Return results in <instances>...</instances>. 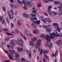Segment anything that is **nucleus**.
I'll use <instances>...</instances> for the list:
<instances>
[{
	"instance_id": "obj_1",
	"label": "nucleus",
	"mask_w": 62,
	"mask_h": 62,
	"mask_svg": "<svg viewBox=\"0 0 62 62\" xmlns=\"http://www.w3.org/2000/svg\"><path fill=\"white\" fill-rule=\"evenodd\" d=\"M50 36L49 37V35L48 34L46 35L45 36L44 34H41L40 35V37L42 39H45L46 38L47 41H51V38L53 39L54 38L53 36L55 37H58L59 36V34L56 31H55L54 32H53L52 33H50Z\"/></svg>"
},
{
	"instance_id": "obj_2",
	"label": "nucleus",
	"mask_w": 62,
	"mask_h": 62,
	"mask_svg": "<svg viewBox=\"0 0 62 62\" xmlns=\"http://www.w3.org/2000/svg\"><path fill=\"white\" fill-rule=\"evenodd\" d=\"M58 23H53V25L54 26V27L55 29H57V30L59 32H60V31L61 30L59 28V26L58 25Z\"/></svg>"
},
{
	"instance_id": "obj_3",
	"label": "nucleus",
	"mask_w": 62,
	"mask_h": 62,
	"mask_svg": "<svg viewBox=\"0 0 62 62\" xmlns=\"http://www.w3.org/2000/svg\"><path fill=\"white\" fill-rule=\"evenodd\" d=\"M41 43V40L40 39L38 40L35 46L36 48L37 49L40 46V43Z\"/></svg>"
},
{
	"instance_id": "obj_4",
	"label": "nucleus",
	"mask_w": 62,
	"mask_h": 62,
	"mask_svg": "<svg viewBox=\"0 0 62 62\" xmlns=\"http://www.w3.org/2000/svg\"><path fill=\"white\" fill-rule=\"evenodd\" d=\"M17 41H18L17 43L19 45L21 46L23 44V41L20 38H18L17 39Z\"/></svg>"
},
{
	"instance_id": "obj_5",
	"label": "nucleus",
	"mask_w": 62,
	"mask_h": 62,
	"mask_svg": "<svg viewBox=\"0 0 62 62\" xmlns=\"http://www.w3.org/2000/svg\"><path fill=\"white\" fill-rule=\"evenodd\" d=\"M8 14L9 16V19H13V16L12 15L10 16V12L9 11L8 12Z\"/></svg>"
},
{
	"instance_id": "obj_6",
	"label": "nucleus",
	"mask_w": 62,
	"mask_h": 62,
	"mask_svg": "<svg viewBox=\"0 0 62 62\" xmlns=\"http://www.w3.org/2000/svg\"><path fill=\"white\" fill-rule=\"evenodd\" d=\"M33 22L34 23H36L37 24H40V20L37 21H34Z\"/></svg>"
},
{
	"instance_id": "obj_7",
	"label": "nucleus",
	"mask_w": 62,
	"mask_h": 62,
	"mask_svg": "<svg viewBox=\"0 0 62 62\" xmlns=\"http://www.w3.org/2000/svg\"><path fill=\"white\" fill-rule=\"evenodd\" d=\"M20 34L21 36L22 37H23V38L24 40L25 41L26 40V37H25V36L23 35V34L22 33L20 32Z\"/></svg>"
},
{
	"instance_id": "obj_8",
	"label": "nucleus",
	"mask_w": 62,
	"mask_h": 62,
	"mask_svg": "<svg viewBox=\"0 0 62 62\" xmlns=\"http://www.w3.org/2000/svg\"><path fill=\"white\" fill-rule=\"evenodd\" d=\"M8 56L10 59H12L13 58V55L11 54H9L8 55Z\"/></svg>"
},
{
	"instance_id": "obj_9",
	"label": "nucleus",
	"mask_w": 62,
	"mask_h": 62,
	"mask_svg": "<svg viewBox=\"0 0 62 62\" xmlns=\"http://www.w3.org/2000/svg\"><path fill=\"white\" fill-rule=\"evenodd\" d=\"M18 25L19 26H21V25H22V22L21 20H18Z\"/></svg>"
},
{
	"instance_id": "obj_10",
	"label": "nucleus",
	"mask_w": 62,
	"mask_h": 62,
	"mask_svg": "<svg viewBox=\"0 0 62 62\" xmlns=\"http://www.w3.org/2000/svg\"><path fill=\"white\" fill-rule=\"evenodd\" d=\"M52 8V7L51 6H49L48 7V12L50 14H51V11H50V10L51 9V8Z\"/></svg>"
},
{
	"instance_id": "obj_11",
	"label": "nucleus",
	"mask_w": 62,
	"mask_h": 62,
	"mask_svg": "<svg viewBox=\"0 0 62 62\" xmlns=\"http://www.w3.org/2000/svg\"><path fill=\"white\" fill-rule=\"evenodd\" d=\"M30 51L29 50H27L26 52L29 55V58H31V53L30 52Z\"/></svg>"
},
{
	"instance_id": "obj_12",
	"label": "nucleus",
	"mask_w": 62,
	"mask_h": 62,
	"mask_svg": "<svg viewBox=\"0 0 62 62\" xmlns=\"http://www.w3.org/2000/svg\"><path fill=\"white\" fill-rule=\"evenodd\" d=\"M23 16L25 17H26V18H28L29 17V16L26 13H24L23 14Z\"/></svg>"
},
{
	"instance_id": "obj_13",
	"label": "nucleus",
	"mask_w": 62,
	"mask_h": 62,
	"mask_svg": "<svg viewBox=\"0 0 62 62\" xmlns=\"http://www.w3.org/2000/svg\"><path fill=\"white\" fill-rule=\"evenodd\" d=\"M12 41H11L10 43H11V44H12L13 45H14L15 44H16V41L15 40H13L12 41V43H11Z\"/></svg>"
},
{
	"instance_id": "obj_14",
	"label": "nucleus",
	"mask_w": 62,
	"mask_h": 62,
	"mask_svg": "<svg viewBox=\"0 0 62 62\" xmlns=\"http://www.w3.org/2000/svg\"><path fill=\"white\" fill-rule=\"evenodd\" d=\"M15 56L16 58H18L19 57V56L18 54L17 53H15Z\"/></svg>"
},
{
	"instance_id": "obj_15",
	"label": "nucleus",
	"mask_w": 62,
	"mask_h": 62,
	"mask_svg": "<svg viewBox=\"0 0 62 62\" xmlns=\"http://www.w3.org/2000/svg\"><path fill=\"white\" fill-rule=\"evenodd\" d=\"M24 33H25L27 36L28 37V36H29V34L30 32H26V31H25L24 32Z\"/></svg>"
},
{
	"instance_id": "obj_16",
	"label": "nucleus",
	"mask_w": 62,
	"mask_h": 62,
	"mask_svg": "<svg viewBox=\"0 0 62 62\" xmlns=\"http://www.w3.org/2000/svg\"><path fill=\"white\" fill-rule=\"evenodd\" d=\"M46 21L47 22H48L49 23H51L52 22V21L50 19L48 18H46Z\"/></svg>"
},
{
	"instance_id": "obj_17",
	"label": "nucleus",
	"mask_w": 62,
	"mask_h": 62,
	"mask_svg": "<svg viewBox=\"0 0 62 62\" xmlns=\"http://www.w3.org/2000/svg\"><path fill=\"white\" fill-rule=\"evenodd\" d=\"M57 43L58 45H60L62 44V43L61 42V41L58 40L57 42Z\"/></svg>"
},
{
	"instance_id": "obj_18",
	"label": "nucleus",
	"mask_w": 62,
	"mask_h": 62,
	"mask_svg": "<svg viewBox=\"0 0 62 62\" xmlns=\"http://www.w3.org/2000/svg\"><path fill=\"white\" fill-rule=\"evenodd\" d=\"M33 33L35 34L38 33H39V31L37 30H33Z\"/></svg>"
},
{
	"instance_id": "obj_19",
	"label": "nucleus",
	"mask_w": 62,
	"mask_h": 62,
	"mask_svg": "<svg viewBox=\"0 0 62 62\" xmlns=\"http://www.w3.org/2000/svg\"><path fill=\"white\" fill-rule=\"evenodd\" d=\"M17 49L18 52H20V50L21 51H22L23 50V48L22 47H21L20 49L19 47H18L17 48Z\"/></svg>"
},
{
	"instance_id": "obj_20",
	"label": "nucleus",
	"mask_w": 62,
	"mask_h": 62,
	"mask_svg": "<svg viewBox=\"0 0 62 62\" xmlns=\"http://www.w3.org/2000/svg\"><path fill=\"white\" fill-rule=\"evenodd\" d=\"M29 43L31 45V46H34L35 45V44L34 43H33L32 42L30 41L29 42Z\"/></svg>"
},
{
	"instance_id": "obj_21",
	"label": "nucleus",
	"mask_w": 62,
	"mask_h": 62,
	"mask_svg": "<svg viewBox=\"0 0 62 62\" xmlns=\"http://www.w3.org/2000/svg\"><path fill=\"white\" fill-rule=\"evenodd\" d=\"M36 40H37V38H33L31 39L32 41L33 42H35Z\"/></svg>"
},
{
	"instance_id": "obj_22",
	"label": "nucleus",
	"mask_w": 62,
	"mask_h": 62,
	"mask_svg": "<svg viewBox=\"0 0 62 62\" xmlns=\"http://www.w3.org/2000/svg\"><path fill=\"white\" fill-rule=\"evenodd\" d=\"M32 11L33 13L36 14L37 13V10L36 9H35L34 10H32Z\"/></svg>"
},
{
	"instance_id": "obj_23",
	"label": "nucleus",
	"mask_w": 62,
	"mask_h": 62,
	"mask_svg": "<svg viewBox=\"0 0 62 62\" xmlns=\"http://www.w3.org/2000/svg\"><path fill=\"white\" fill-rule=\"evenodd\" d=\"M58 50H57L56 51L55 53V56H57L58 55Z\"/></svg>"
},
{
	"instance_id": "obj_24",
	"label": "nucleus",
	"mask_w": 62,
	"mask_h": 62,
	"mask_svg": "<svg viewBox=\"0 0 62 62\" xmlns=\"http://www.w3.org/2000/svg\"><path fill=\"white\" fill-rule=\"evenodd\" d=\"M48 53V52L46 50H45L43 51V53L44 54H47V53Z\"/></svg>"
},
{
	"instance_id": "obj_25",
	"label": "nucleus",
	"mask_w": 62,
	"mask_h": 62,
	"mask_svg": "<svg viewBox=\"0 0 62 62\" xmlns=\"http://www.w3.org/2000/svg\"><path fill=\"white\" fill-rule=\"evenodd\" d=\"M46 30L48 32H50L51 31V29L49 28H46Z\"/></svg>"
},
{
	"instance_id": "obj_26",
	"label": "nucleus",
	"mask_w": 62,
	"mask_h": 62,
	"mask_svg": "<svg viewBox=\"0 0 62 62\" xmlns=\"http://www.w3.org/2000/svg\"><path fill=\"white\" fill-rule=\"evenodd\" d=\"M22 2L23 4H24V6L26 5V2H25V0H22Z\"/></svg>"
},
{
	"instance_id": "obj_27",
	"label": "nucleus",
	"mask_w": 62,
	"mask_h": 62,
	"mask_svg": "<svg viewBox=\"0 0 62 62\" xmlns=\"http://www.w3.org/2000/svg\"><path fill=\"white\" fill-rule=\"evenodd\" d=\"M13 14H14L15 15H17V11H15L13 13Z\"/></svg>"
},
{
	"instance_id": "obj_28",
	"label": "nucleus",
	"mask_w": 62,
	"mask_h": 62,
	"mask_svg": "<svg viewBox=\"0 0 62 62\" xmlns=\"http://www.w3.org/2000/svg\"><path fill=\"white\" fill-rule=\"evenodd\" d=\"M45 46L47 47H48L49 46V43L47 42H46L45 44Z\"/></svg>"
},
{
	"instance_id": "obj_29",
	"label": "nucleus",
	"mask_w": 62,
	"mask_h": 62,
	"mask_svg": "<svg viewBox=\"0 0 62 62\" xmlns=\"http://www.w3.org/2000/svg\"><path fill=\"white\" fill-rule=\"evenodd\" d=\"M9 5L11 7V8H13V7H14L13 6V5H12V3H11L9 4Z\"/></svg>"
},
{
	"instance_id": "obj_30",
	"label": "nucleus",
	"mask_w": 62,
	"mask_h": 62,
	"mask_svg": "<svg viewBox=\"0 0 62 62\" xmlns=\"http://www.w3.org/2000/svg\"><path fill=\"white\" fill-rule=\"evenodd\" d=\"M37 6L38 7H41V4L40 3H38L37 4Z\"/></svg>"
},
{
	"instance_id": "obj_31",
	"label": "nucleus",
	"mask_w": 62,
	"mask_h": 62,
	"mask_svg": "<svg viewBox=\"0 0 62 62\" xmlns=\"http://www.w3.org/2000/svg\"><path fill=\"white\" fill-rule=\"evenodd\" d=\"M31 15L32 16V17H36V14H31Z\"/></svg>"
},
{
	"instance_id": "obj_32",
	"label": "nucleus",
	"mask_w": 62,
	"mask_h": 62,
	"mask_svg": "<svg viewBox=\"0 0 62 62\" xmlns=\"http://www.w3.org/2000/svg\"><path fill=\"white\" fill-rule=\"evenodd\" d=\"M10 61V60H8L7 61H2V62H9Z\"/></svg>"
},
{
	"instance_id": "obj_33",
	"label": "nucleus",
	"mask_w": 62,
	"mask_h": 62,
	"mask_svg": "<svg viewBox=\"0 0 62 62\" xmlns=\"http://www.w3.org/2000/svg\"><path fill=\"white\" fill-rule=\"evenodd\" d=\"M30 2H28L27 3V5L28 6H29L30 7Z\"/></svg>"
},
{
	"instance_id": "obj_34",
	"label": "nucleus",
	"mask_w": 62,
	"mask_h": 62,
	"mask_svg": "<svg viewBox=\"0 0 62 62\" xmlns=\"http://www.w3.org/2000/svg\"><path fill=\"white\" fill-rule=\"evenodd\" d=\"M54 3L55 4H58L59 3V2L57 1H54Z\"/></svg>"
},
{
	"instance_id": "obj_35",
	"label": "nucleus",
	"mask_w": 62,
	"mask_h": 62,
	"mask_svg": "<svg viewBox=\"0 0 62 62\" xmlns=\"http://www.w3.org/2000/svg\"><path fill=\"white\" fill-rule=\"evenodd\" d=\"M9 37H8L5 39V40H7V41H8V40H9Z\"/></svg>"
},
{
	"instance_id": "obj_36",
	"label": "nucleus",
	"mask_w": 62,
	"mask_h": 62,
	"mask_svg": "<svg viewBox=\"0 0 62 62\" xmlns=\"http://www.w3.org/2000/svg\"><path fill=\"white\" fill-rule=\"evenodd\" d=\"M6 34H7V35H9V36L12 35V34L11 33H9L8 32H7Z\"/></svg>"
},
{
	"instance_id": "obj_37",
	"label": "nucleus",
	"mask_w": 62,
	"mask_h": 62,
	"mask_svg": "<svg viewBox=\"0 0 62 62\" xmlns=\"http://www.w3.org/2000/svg\"><path fill=\"white\" fill-rule=\"evenodd\" d=\"M52 14L53 15H57V14L56 13L54 12H52Z\"/></svg>"
},
{
	"instance_id": "obj_38",
	"label": "nucleus",
	"mask_w": 62,
	"mask_h": 62,
	"mask_svg": "<svg viewBox=\"0 0 62 62\" xmlns=\"http://www.w3.org/2000/svg\"><path fill=\"white\" fill-rule=\"evenodd\" d=\"M6 7L5 6H3V9L4 11H5L6 10Z\"/></svg>"
},
{
	"instance_id": "obj_39",
	"label": "nucleus",
	"mask_w": 62,
	"mask_h": 62,
	"mask_svg": "<svg viewBox=\"0 0 62 62\" xmlns=\"http://www.w3.org/2000/svg\"><path fill=\"white\" fill-rule=\"evenodd\" d=\"M17 1L19 3V4H22V2L20 0H17Z\"/></svg>"
},
{
	"instance_id": "obj_40",
	"label": "nucleus",
	"mask_w": 62,
	"mask_h": 62,
	"mask_svg": "<svg viewBox=\"0 0 62 62\" xmlns=\"http://www.w3.org/2000/svg\"><path fill=\"white\" fill-rule=\"evenodd\" d=\"M6 21L8 23H9V20H8V18H6Z\"/></svg>"
},
{
	"instance_id": "obj_41",
	"label": "nucleus",
	"mask_w": 62,
	"mask_h": 62,
	"mask_svg": "<svg viewBox=\"0 0 62 62\" xmlns=\"http://www.w3.org/2000/svg\"><path fill=\"white\" fill-rule=\"evenodd\" d=\"M5 20H3L2 21V23L3 24H4L5 23Z\"/></svg>"
},
{
	"instance_id": "obj_42",
	"label": "nucleus",
	"mask_w": 62,
	"mask_h": 62,
	"mask_svg": "<svg viewBox=\"0 0 62 62\" xmlns=\"http://www.w3.org/2000/svg\"><path fill=\"white\" fill-rule=\"evenodd\" d=\"M42 27H43V28H45L46 27H47V26L45 25H44L42 26Z\"/></svg>"
},
{
	"instance_id": "obj_43",
	"label": "nucleus",
	"mask_w": 62,
	"mask_h": 62,
	"mask_svg": "<svg viewBox=\"0 0 62 62\" xmlns=\"http://www.w3.org/2000/svg\"><path fill=\"white\" fill-rule=\"evenodd\" d=\"M44 57H45V58H47V59L48 60H49V58H48V57H47V55H45L44 56Z\"/></svg>"
},
{
	"instance_id": "obj_44",
	"label": "nucleus",
	"mask_w": 62,
	"mask_h": 62,
	"mask_svg": "<svg viewBox=\"0 0 62 62\" xmlns=\"http://www.w3.org/2000/svg\"><path fill=\"white\" fill-rule=\"evenodd\" d=\"M3 19V17L2 16H0V21H1Z\"/></svg>"
},
{
	"instance_id": "obj_45",
	"label": "nucleus",
	"mask_w": 62,
	"mask_h": 62,
	"mask_svg": "<svg viewBox=\"0 0 62 62\" xmlns=\"http://www.w3.org/2000/svg\"><path fill=\"white\" fill-rule=\"evenodd\" d=\"M33 19L34 20H38L37 18L36 17L33 18Z\"/></svg>"
},
{
	"instance_id": "obj_46",
	"label": "nucleus",
	"mask_w": 62,
	"mask_h": 62,
	"mask_svg": "<svg viewBox=\"0 0 62 62\" xmlns=\"http://www.w3.org/2000/svg\"><path fill=\"white\" fill-rule=\"evenodd\" d=\"M14 25L12 23H11V28H12L13 27V26H14Z\"/></svg>"
},
{
	"instance_id": "obj_47",
	"label": "nucleus",
	"mask_w": 62,
	"mask_h": 62,
	"mask_svg": "<svg viewBox=\"0 0 62 62\" xmlns=\"http://www.w3.org/2000/svg\"><path fill=\"white\" fill-rule=\"evenodd\" d=\"M10 12L11 14H13L14 13L13 12V10H12V9H11Z\"/></svg>"
},
{
	"instance_id": "obj_48",
	"label": "nucleus",
	"mask_w": 62,
	"mask_h": 62,
	"mask_svg": "<svg viewBox=\"0 0 62 62\" xmlns=\"http://www.w3.org/2000/svg\"><path fill=\"white\" fill-rule=\"evenodd\" d=\"M40 54H42V49H41L40 53Z\"/></svg>"
},
{
	"instance_id": "obj_49",
	"label": "nucleus",
	"mask_w": 62,
	"mask_h": 62,
	"mask_svg": "<svg viewBox=\"0 0 62 62\" xmlns=\"http://www.w3.org/2000/svg\"><path fill=\"white\" fill-rule=\"evenodd\" d=\"M15 31L16 33H18V32H19V31H18V30L17 29H16L15 30Z\"/></svg>"
},
{
	"instance_id": "obj_50",
	"label": "nucleus",
	"mask_w": 62,
	"mask_h": 62,
	"mask_svg": "<svg viewBox=\"0 0 62 62\" xmlns=\"http://www.w3.org/2000/svg\"><path fill=\"white\" fill-rule=\"evenodd\" d=\"M21 61H24V60H25V59H24V58H22L21 59Z\"/></svg>"
},
{
	"instance_id": "obj_51",
	"label": "nucleus",
	"mask_w": 62,
	"mask_h": 62,
	"mask_svg": "<svg viewBox=\"0 0 62 62\" xmlns=\"http://www.w3.org/2000/svg\"><path fill=\"white\" fill-rule=\"evenodd\" d=\"M15 52V50H12V53H13V54Z\"/></svg>"
},
{
	"instance_id": "obj_52",
	"label": "nucleus",
	"mask_w": 62,
	"mask_h": 62,
	"mask_svg": "<svg viewBox=\"0 0 62 62\" xmlns=\"http://www.w3.org/2000/svg\"><path fill=\"white\" fill-rule=\"evenodd\" d=\"M48 0H44V2H46V3H47V2H48Z\"/></svg>"
},
{
	"instance_id": "obj_53",
	"label": "nucleus",
	"mask_w": 62,
	"mask_h": 62,
	"mask_svg": "<svg viewBox=\"0 0 62 62\" xmlns=\"http://www.w3.org/2000/svg\"><path fill=\"white\" fill-rule=\"evenodd\" d=\"M4 52L5 53H8V51L6 50H5Z\"/></svg>"
},
{
	"instance_id": "obj_54",
	"label": "nucleus",
	"mask_w": 62,
	"mask_h": 62,
	"mask_svg": "<svg viewBox=\"0 0 62 62\" xmlns=\"http://www.w3.org/2000/svg\"><path fill=\"white\" fill-rule=\"evenodd\" d=\"M43 62H46V61L45 59H44V58H43Z\"/></svg>"
},
{
	"instance_id": "obj_55",
	"label": "nucleus",
	"mask_w": 62,
	"mask_h": 62,
	"mask_svg": "<svg viewBox=\"0 0 62 62\" xmlns=\"http://www.w3.org/2000/svg\"><path fill=\"white\" fill-rule=\"evenodd\" d=\"M49 46L51 47H52L53 46V44H52V43H51L49 45Z\"/></svg>"
},
{
	"instance_id": "obj_56",
	"label": "nucleus",
	"mask_w": 62,
	"mask_h": 62,
	"mask_svg": "<svg viewBox=\"0 0 62 62\" xmlns=\"http://www.w3.org/2000/svg\"><path fill=\"white\" fill-rule=\"evenodd\" d=\"M47 27H51V25H49L47 26H46Z\"/></svg>"
},
{
	"instance_id": "obj_57",
	"label": "nucleus",
	"mask_w": 62,
	"mask_h": 62,
	"mask_svg": "<svg viewBox=\"0 0 62 62\" xmlns=\"http://www.w3.org/2000/svg\"><path fill=\"white\" fill-rule=\"evenodd\" d=\"M29 34L30 35V36L31 37H32V33H29Z\"/></svg>"
},
{
	"instance_id": "obj_58",
	"label": "nucleus",
	"mask_w": 62,
	"mask_h": 62,
	"mask_svg": "<svg viewBox=\"0 0 62 62\" xmlns=\"http://www.w3.org/2000/svg\"><path fill=\"white\" fill-rule=\"evenodd\" d=\"M26 5H24L25 6L23 7V8H24V9H26Z\"/></svg>"
},
{
	"instance_id": "obj_59",
	"label": "nucleus",
	"mask_w": 62,
	"mask_h": 62,
	"mask_svg": "<svg viewBox=\"0 0 62 62\" xmlns=\"http://www.w3.org/2000/svg\"><path fill=\"white\" fill-rule=\"evenodd\" d=\"M4 30H5V31H8V29H4Z\"/></svg>"
},
{
	"instance_id": "obj_60",
	"label": "nucleus",
	"mask_w": 62,
	"mask_h": 62,
	"mask_svg": "<svg viewBox=\"0 0 62 62\" xmlns=\"http://www.w3.org/2000/svg\"><path fill=\"white\" fill-rule=\"evenodd\" d=\"M44 13V14H45V15H46V16H48V14H47L45 13Z\"/></svg>"
},
{
	"instance_id": "obj_61",
	"label": "nucleus",
	"mask_w": 62,
	"mask_h": 62,
	"mask_svg": "<svg viewBox=\"0 0 62 62\" xmlns=\"http://www.w3.org/2000/svg\"><path fill=\"white\" fill-rule=\"evenodd\" d=\"M59 10L60 11V12H62V9H60Z\"/></svg>"
},
{
	"instance_id": "obj_62",
	"label": "nucleus",
	"mask_w": 62,
	"mask_h": 62,
	"mask_svg": "<svg viewBox=\"0 0 62 62\" xmlns=\"http://www.w3.org/2000/svg\"><path fill=\"white\" fill-rule=\"evenodd\" d=\"M43 22H44V23H46V21L44 19H43Z\"/></svg>"
},
{
	"instance_id": "obj_63",
	"label": "nucleus",
	"mask_w": 62,
	"mask_h": 62,
	"mask_svg": "<svg viewBox=\"0 0 62 62\" xmlns=\"http://www.w3.org/2000/svg\"><path fill=\"white\" fill-rule=\"evenodd\" d=\"M10 2H12V3H13V2L14 1L13 0H10Z\"/></svg>"
},
{
	"instance_id": "obj_64",
	"label": "nucleus",
	"mask_w": 62,
	"mask_h": 62,
	"mask_svg": "<svg viewBox=\"0 0 62 62\" xmlns=\"http://www.w3.org/2000/svg\"><path fill=\"white\" fill-rule=\"evenodd\" d=\"M58 8H62V7H61L60 6H58Z\"/></svg>"
}]
</instances>
